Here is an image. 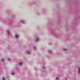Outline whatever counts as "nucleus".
I'll list each match as a JSON object with an SVG mask.
<instances>
[{
    "instance_id": "nucleus-1",
    "label": "nucleus",
    "mask_w": 80,
    "mask_h": 80,
    "mask_svg": "<svg viewBox=\"0 0 80 80\" xmlns=\"http://www.w3.org/2000/svg\"><path fill=\"white\" fill-rule=\"evenodd\" d=\"M80 73V68H78V74H79Z\"/></svg>"
},
{
    "instance_id": "nucleus-4",
    "label": "nucleus",
    "mask_w": 80,
    "mask_h": 80,
    "mask_svg": "<svg viewBox=\"0 0 80 80\" xmlns=\"http://www.w3.org/2000/svg\"><path fill=\"white\" fill-rule=\"evenodd\" d=\"M38 40H39L38 39H37L35 42H38Z\"/></svg>"
},
{
    "instance_id": "nucleus-3",
    "label": "nucleus",
    "mask_w": 80,
    "mask_h": 80,
    "mask_svg": "<svg viewBox=\"0 0 80 80\" xmlns=\"http://www.w3.org/2000/svg\"><path fill=\"white\" fill-rule=\"evenodd\" d=\"M23 62H20L19 63V65H23Z\"/></svg>"
},
{
    "instance_id": "nucleus-2",
    "label": "nucleus",
    "mask_w": 80,
    "mask_h": 80,
    "mask_svg": "<svg viewBox=\"0 0 80 80\" xmlns=\"http://www.w3.org/2000/svg\"><path fill=\"white\" fill-rule=\"evenodd\" d=\"M18 37H19V36H18V35H15V38H16V39H17L18 38Z\"/></svg>"
},
{
    "instance_id": "nucleus-12",
    "label": "nucleus",
    "mask_w": 80,
    "mask_h": 80,
    "mask_svg": "<svg viewBox=\"0 0 80 80\" xmlns=\"http://www.w3.org/2000/svg\"><path fill=\"white\" fill-rule=\"evenodd\" d=\"M8 34H10V32H8Z\"/></svg>"
},
{
    "instance_id": "nucleus-5",
    "label": "nucleus",
    "mask_w": 80,
    "mask_h": 80,
    "mask_svg": "<svg viewBox=\"0 0 80 80\" xmlns=\"http://www.w3.org/2000/svg\"><path fill=\"white\" fill-rule=\"evenodd\" d=\"M27 53H28V54L29 55L30 54V52H26Z\"/></svg>"
},
{
    "instance_id": "nucleus-6",
    "label": "nucleus",
    "mask_w": 80,
    "mask_h": 80,
    "mask_svg": "<svg viewBox=\"0 0 80 80\" xmlns=\"http://www.w3.org/2000/svg\"><path fill=\"white\" fill-rule=\"evenodd\" d=\"M11 75H14V73L12 72V73H11Z\"/></svg>"
},
{
    "instance_id": "nucleus-7",
    "label": "nucleus",
    "mask_w": 80,
    "mask_h": 80,
    "mask_svg": "<svg viewBox=\"0 0 80 80\" xmlns=\"http://www.w3.org/2000/svg\"><path fill=\"white\" fill-rule=\"evenodd\" d=\"M56 80H59V78H56Z\"/></svg>"
},
{
    "instance_id": "nucleus-8",
    "label": "nucleus",
    "mask_w": 80,
    "mask_h": 80,
    "mask_svg": "<svg viewBox=\"0 0 80 80\" xmlns=\"http://www.w3.org/2000/svg\"><path fill=\"white\" fill-rule=\"evenodd\" d=\"M5 80V79L4 78H2V80Z\"/></svg>"
},
{
    "instance_id": "nucleus-9",
    "label": "nucleus",
    "mask_w": 80,
    "mask_h": 80,
    "mask_svg": "<svg viewBox=\"0 0 80 80\" xmlns=\"http://www.w3.org/2000/svg\"><path fill=\"white\" fill-rule=\"evenodd\" d=\"M1 61H2V62H3V61H4V60H3V59H1Z\"/></svg>"
},
{
    "instance_id": "nucleus-10",
    "label": "nucleus",
    "mask_w": 80,
    "mask_h": 80,
    "mask_svg": "<svg viewBox=\"0 0 80 80\" xmlns=\"http://www.w3.org/2000/svg\"><path fill=\"white\" fill-rule=\"evenodd\" d=\"M64 51H66L67 50V49H64Z\"/></svg>"
},
{
    "instance_id": "nucleus-13",
    "label": "nucleus",
    "mask_w": 80,
    "mask_h": 80,
    "mask_svg": "<svg viewBox=\"0 0 80 80\" xmlns=\"http://www.w3.org/2000/svg\"><path fill=\"white\" fill-rule=\"evenodd\" d=\"M8 60H9V61H10V60H9V59Z\"/></svg>"
},
{
    "instance_id": "nucleus-11",
    "label": "nucleus",
    "mask_w": 80,
    "mask_h": 80,
    "mask_svg": "<svg viewBox=\"0 0 80 80\" xmlns=\"http://www.w3.org/2000/svg\"><path fill=\"white\" fill-rule=\"evenodd\" d=\"M34 50H36V49H35V47H34Z\"/></svg>"
},
{
    "instance_id": "nucleus-14",
    "label": "nucleus",
    "mask_w": 80,
    "mask_h": 80,
    "mask_svg": "<svg viewBox=\"0 0 80 80\" xmlns=\"http://www.w3.org/2000/svg\"><path fill=\"white\" fill-rule=\"evenodd\" d=\"M23 22L22 21V23Z\"/></svg>"
}]
</instances>
